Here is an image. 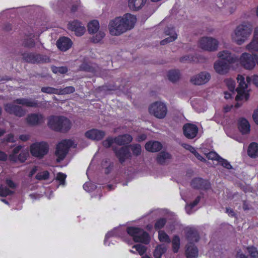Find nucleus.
<instances>
[{
  "instance_id": "nucleus-59",
  "label": "nucleus",
  "mask_w": 258,
  "mask_h": 258,
  "mask_svg": "<svg viewBox=\"0 0 258 258\" xmlns=\"http://www.w3.org/2000/svg\"><path fill=\"white\" fill-rule=\"evenodd\" d=\"M66 178V175L62 173H58L56 176V179L59 181L60 184L62 185L64 184Z\"/></svg>"
},
{
  "instance_id": "nucleus-37",
  "label": "nucleus",
  "mask_w": 258,
  "mask_h": 258,
  "mask_svg": "<svg viewBox=\"0 0 258 258\" xmlns=\"http://www.w3.org/2000/svg\"><path fill=\"white\" fill-rule=\"evenodd\" d=\"M37 64L39 63H47L51 62L50 57L46 55L37 53Z\"/></svg>"
},
{
  "instance_id": "nucleus-23",
  "label": "nucleus",
  "mask_w": 258,
  "mask_h": 258,
  "mask_svg": "<svg viewBox=\"0 0 258 258\" xmlns=\"http://www.w3.org/2000/svg\"><path fill=\"white\" fill-rule=\"evenodd\" d=\"M185 254L187 258H197L199 251L197 246L192 242H189L186 245Z\"/></svg>"
},
{
  "instance_id": "nucleus-31",
  "label": "nucleus",
  "mask_w": 258,
  "mask_h": 258,
  "mask_svg": "<svg viewBox=\"0 0 258 258\" xmlns=\"http://www.w3.org/2000/svg\"><path fill=\"white\" fill-rule=\"evenodd\" d=\"M248 155L252 158L258 156V144L255 143H252L249 146L248 149Z\"/></svg>"
},
{
  "instance_id": "nucleus-33",
  "label": "nucleus",
  "mask_w": 258,
  "mask_h": 258,
  "mask_svg": "<svg viewBox=\"0 0 258 258\" xmlns=\"http://www.w3.org/2000/svg\"><path fill=\"white\" fill-rule=\"evenodd\" d=\"M130 150L132 151V155L134 156H138L141 155L142 152L141 146L140 144H135L129 146Z\"/></svg>"
},
{
  "instance_id": "nucleus-27",
  "label": "nucleus",
  "mask_w": 258,
  "mask_h": 258,
  "mask_svg": "<svg viewBox=\"0 0 258 258\" xmlns=\"http://www.w3.org/2000/svg\"><path fill=\"white\" fill-rule=\"evenodd\" d=\"M162 148V144L158 141H149L145 145V149L150 152H156Z\"/></svg>"
},
{
  "instance_id": "nucleus-47",
  "label": "nucleus",
  "mask_w": 258,
  "mask_h": 258,
  "mask_svg": "<svg viewBox=\"0 0 258 258\" xmlns=\"http://www.w3.org/2000/svg\"><path fill=\"white\" fill-rule=\"evenodd\" d=\"M29 152L27 150H22L18 156H17V161L19 160L21 162L26 160L29 156Z\"/></svg>"
},
{
  "instance_id": "nucleus-41",
  "label": "nucleus",
  "mask_w": 258,
  "mask_h": 258,
  "mask_svg": "<svg viewBox=\"0 0 258 258\" xmlns=\"http://www.w3.org/2000/svg\"><path fill=\"white\" fill-rule=\"evenodd\" d=\"M105 35L103 31L101 30L97 31L96 35L91 38V40L94 43H98L104 37Z\"/></svg>"
},
{
  "instance_id": "nucleus-44",
  "label": "nucleus",
  "mask_w": 258,
  "mask_h": 258,
  "mask_svg": "<svg viewBox=\"0 0 258 258\" xmlns=\"http://www.w3.org/2000/svg\"><path fill=\"white\" fill-rule=\"evenodd\" d=\"M41 91L43 93L46 94H58V89L51 87H44L41 89Z\"/></svg>"
},
{
  "instance_id": "nucleus-5",
  "label": "nucleus",
  "mask_w": 258,
  "mask_h": 258,
  "mask_svg": "<svg viewBox=\"0 0 258 258\" xmlns=\"http://www.w3.org/2000/svg\"><path fill=\"white\" fill-rule=\"evenodd\" d=\"M76 146L77 145H75L71 140H64L59 143L56 146L55 152V155L57 157V161L59 162L63 160L68 154L69 149L72 147L75 148Z\"/></svg>"
},
{
  "instance_id": "nucleus-11",
  "label": "nucleus",
  "mask_w": 258,
  "mask_h": 258,
  "mask_svg": "<svg viewBox=\"0 0 258 258\" xmlns=\"http://www.w3.org/2000/svg\"><path fill=\"white\" fill-rule=\"evenodd\" d=\"M113 151L119 162L121 164L124 162L126 160L131 159L132 157V153L127 146L119 148H113Z\"/></svg>"
},
{
  "instance_id": "nucleus-30",
  "label": "nucleus",
  "mask_w": 258,
  "mask_h": 258,
  "mask_svg": "<svg viewBox=\"0 0 258 258\" xmlns=\"http://www.w3.org/2000/svg\"><path fill=\"white\" fill-rule=\"evenodd\" d=\"M23 59L28 63L37 64V53H25L23 54Z\"/></svg>"
},
{
  "instance_id": "nucleus-28",
  "label": "nucleus",
  "mask_w": 258,
  "mask_h": 258,
  "mask_svg": "<svg viewBox=\"0 0 258 258\" xmlns=\"http://www.w3.org/2000/svg\"><path fill=\"white\" fill-rule=\"evenodd\" d=\"M238 128L242 134H247L250 131V124L246 119L240 118L238 121Z\"/></svg>"
},
{
  "instance_id": "nucleus-34",
  "label": "nucleus",
  "mask_w": 258,
  "mask_h": 258,
  "mask_svg": "<svg viewBox=\"0 0 258 258\" xmlns=\"http://www.w3.org/2000/svg\"><path fill=\"white\" fill-rule=\"evenodd\" d=\"M99 22L96 20H93L88 24V30L90 34L97 32L99 30Z\"/></svg>"
},
{
  "instance_id": "nucleus-51",
  "label": "nucleus",
  "mask_w": 258,
  "mask_h": 258,
  "mask_svg": "<svg viewBox=\"0 0 258 258\" xmlns=\"http://www.w3.org/2000/svg\"><path fill=\"white\" fill-rule=\"evenodd\" d=\"M35 44V42L32 38L25 39L22 43L24 47L29 48L34 47Z\"/></svg>"
},
{
  "instance_id": "nucleus-54",
  "label": "nucleus",
  "mask_w": 258,
  "mask_h": 258,
  "mask_svg": "<svg viewBox=\"0 0 258 258\" xmlns=\"http://www.w3.org/2000/svg\"><path fill=\"white\" fill-rule=\"evenodd\" d=\"M225 83L229 90L233 92L235 88V82L231 79H226L225 80Z\"/></svg>"
},
{
  "instance_id": "nucleus-16",
  "label": "nucleus",
  "mask_w": 258,
  "mask_h": 258,
  "mask_svg": "<svg viewBox=\"0 0 258 258\" xmlns=\"http://www.w3.org/2000/svg\"><path fill=\"white\" fill-rule=\"evenodd\" d=\"M218 57L220 60H223L230 65L235 63L237 60L236 56L228 50L220 51L218 53Z\"/></svg>"
},
{
  "instance_id": "nucleus-9",
  "label": "nucleus",
  "mask_w": 258,
  "mask_h": 258,
  "mask_svg": "<svg viewBox=\"0 0 258 258\" xmlns=\"http://www.w3.org/2000/svg\"><path fill=\"white\" fill-rule=\"evenodd\" d=\"M49 146L44 142L36 143L30 146V152L33 156L43 158L48 152Z\"/></svg>"
},
{
  "instance_id": "nucleus-22",
  "label": "nucleus",
  "mask_w": 258,
  "mask_h": 258,
  "mask_svg": "<svg viewBox=\"0 0 258 258\" xmlns=\"http://www.w3.org/2000/svg\"><path fill=\"white\" fill-rule=\"evenodd\" d=\"M105 135L104 132L97 129L90 130L85 133L86 138L93 140H100Z\"/></svg>"
},
{
  "instance_id": "nucleus-64",
  "label": "nucleus",
  "mask_w": 258,
  "mask_h": 258,
  "mask_svg": "<svg viewBox=\"0 0 258 258\" xmlns=\"http://www.w3.org/2000/svg\"><path fill=\"white\" fill-rule=\"evenodd\" d=\"M252 118L254 120V121L258 124V111H254L253 115H252Z\"/></svg>"
},
{
  "instance_id": "nucleus-14",
  "label": "nucleus",
  "mask_w": 258,
  "mask_h": 258,
  "mask_svg": "<svg viewBox=\"0 0 258 258\" xmlns=\"http://www.w3.org/2000/svg\"><path fill=\"white\" fill-rule=\"evenodd\" d=\"M27 123L31 126H36L44 122V115L40 113H30L26 118Z\"/></svg>"
},
{
  "instance_id": "nucleus-57",
  "label": "nucleus",
  "mask_w": 258,
  "mask_h": 258,
  "mask_svg": "<svg viewBox=\"0 0 258 258\" xmlns=\"http://www.w3.org/2000/svg\"><path fill=\"white\" fill-rule=\"evenodd\" d=\"M207 157L209 159L211 160H215L217 161H219V159L220 158V156L218 155L216 152H209L207 155Z\"/></svg>"
},
{
  "instance_id": "nucleus-19",
  "label": "nucleus",
  "mask_w": 258,
  "mask_h": 258,
  "mask_svg": "<svg viewBox=\"0 0 258 258\" xmlns=\"http://www.w3.org/2000/svg\"><path fill=\"white\" fill-rule=\"evenodd\" d=\"M246 49L251 52H258V27L254 28L253 38L246 46Z\"/></svg>"
},
{
  "instance_id": "nucleus-1",
  "label": "nucleus",
  "mask_w": 258,
  "mask_h": 258,
  "mask_svg": "<svg viewBox=\"0 0 258 258\" xmlns=\"http://www.w3.org/2000/svg\"><path fill=\"white\" fill-rule=\"evenodd\" d=\"M47 104V102L39 103L37 100L31 98H22L14 100L12 102L4 105L6 112L10 114L14 115L18 117H22L25 115L26 110L22 105L29 107H43Z\"/></svg>"
},
{
  "instance_id": "nucleus-8",
  "label": "nucleus",
  "mask_w": 258,
  "mask_h": 258,
  "mask_svg": "<svg viewBox=\"0 0 258 258\" xmlns=\"http://www.w3.org/2000/svg\"><path fill=\"white\" fill-rule=\"evenodd\" d=\"M199 45L203 50L213 52L218 49L219 41L211 37H203L200 39Z\"/></svg>"
},
{
  "instance_id": "nucleus-60",
  "label": "nucleus",
  "mask_w": 258,
  "mask_h": 258,
  "mask_svg": "<svg viewBox=\"0 0 258 258\" xmlns=\"http://www.w3.org/2000/svg\"><path fill=\"white\" fill-rule=\"evenodd\" d=\"M246 81L247 83H249L252 81V83L257 87H258V76H253L252 78L247 77L246 78Z\"/></svg>"
},
{
  "instance_id": "nucleus-42",
  "label": "nucleus",
  "mask_w": 258,
  "mask_h": 258,
  "mask_svg": "<svg viewBox=\"0 0 258 258\" xmlns=\"http://www.w3.org/2000/svg\"><path fill=\"white\" fill-rule=\"evenodd\" d=\"M22 148L21 146H18L13 149L12 154L9 157L10 160L14 162L17 161V154L19 153Z\"/></svg>"
},
{
  "instance_id": "nucleus-62",
  "label": "nucleus",
  "mask_w": 258,
  "mask_h": 258,
  "mask_svg": "<svg viewBox=\"0 0 258 258\" xmlns=\"http://www.w3.org/2000/svg\"><path fill=\"white\" fill-rule=\"evenodd\" d=\"M6 183L11 188L13 189L16 187V184L10 179H7L6 180Z\"/></svg>"
},
{
  "instance_id": "nucleus-26",
  "label": "nucleus",
  "mask_w": 258,
  "mask_h": 258,
  "mask_svg": "<svg viewBox=\"0 0 258 258\" xmlns=\"http://www.w3.org/2000/svg\"><path fill=\"white\" fill-rule=\"evenodd\" d=\"M133 140V137L128 134L118 136L114 138V143L118 145H124L130 143Z\"/></svg>"
},
{
  "instance_id": "nucleus-29",
  "label": "nucleus",
  "mask_w": 258,
  "mask_h": 258,
  "mask_svg": "<svg viewBox=\"0 0 258 258\" xmlns=\"http://www.w3.org/2000/svg\"><path fill=\"white\" fill-rule=\"evenodd\" d=\"M147 0H129L128 7L133 11H138L146 4Z\"/></svg>"
},
{
  "instance_id": "nucleus-17",
  "label": "nucleus",
  "mask_w": 258,
  "mask_h": 258,
  "mask_svg": "<svg viewBox=\"0 0 258 258\" xmlns=\"http://www.w3.org/2000/svg\"><path fill=\"white\" fill-rule=\"evenodd\" d=\"M68 28L70 30L74 31L77 36H82L86 31L84 25L77 20L70 22Z\"/></svg>"
},
{
  "instance_id": "nucleus-43",
  "label": "nucleus",
  "mask_w": 258,
  "mask_h": 258,
  "mask_svg": "<svg viewBox=\"0 0 258 258\" xmlns=\"http://www.w3.org/2000/svg\"><path fill=\"white\" fill-rule=\"evenodd\" d=\"M158 237L161 242L170 243L171 241L169 236L163 231H159Z\"/></svg>"
},
{
  "instance_id": "nucleus-18",
  "label": "nucleus",
  "mask_w": 258,
  "mask_h": 258,
  "mask_svg": "<svg viewBox=\"0 0 258 258\" xmlns=\"http://www.w3.org/2000/svg\"><path fill=\"white\" fill-rule=\"evenodd\" d=\"M191 185L193 188L202 189H208L211 187L210 182L201 178H195L192 180Z\"/></svg>"
},
{
  "instance_id": "nucleus-6",
  "label": "nucleus",
  "mask_w": 258,
  "mask_h": 258,
  "mask_svg": "<svg viewBox=\"0 0 258 258\" xmlns=\"http://www.w3.org/2000/svg\"><path fill=\"white\" fill-rule=\"evenodd\" d=\"M126 231L130 236L133 237L134 240L136 242L148 244L150 241L148 233L141 228L129 227L127 228Z\"/></svg>"
},
{
  "instance_id": "nucleus-49",
  "label": "nucleus",
  "mask_w": 258,
  "mask_h": 258,
  "mask_svg": "<svg viewBox=\"0 0 258 258\" xmlns=\"http://www.w3.org/2000/svg\"><path fill=\"white\" fill-rule=\"evenodd\" d=\"M14 192L9 190L7 187L3 185L0 186V196L6 197L8 195H12Z\"/></svg>"
},
{
  "instance_id": "nucleus-12",
  "label": "nucleus",
  "mask_w": 258,
  "mask_h": 258,
  "mask_svg": "<svg viewBox=\"0 0 258 258\" xmlns=\"http://www.w3.org/2000/svg\"><path fill=\"white\" fill-rule=\"evenodd\" d=\"M237 82L239 83L238 87L236 91L237 92V95L236 99H243L244 98L246 100L248 98V94L245 93V89L247 88V85L244 82V78L242 76L238 75L237 77Z\"/></svg>"
},
{
  "instance_id": "nucleus-24",
  "label": "nucleus",
  "mask_w": 258,
  "mask_h": 258,
  "mask_svg": "<svg viewBox=\"0 0 258 258\" xmlns=\"http://www.w3.org/2000/svg\"><path fill=\"white\" fill-rule=\"evenodd\" d=\"M186 235L189 242H197L199 235L197 231L193 228H187L185 230Z\"/></svg>"
},
{
  "instance_id": "nucleus-4",
  "label": "nucleus",
  "mask_w": 258,
  "mask_h": 258,
  "mask_svg": "<svg viewBox=\"0 0 258 258\" xmlns=\"http://www.w3.org/2000/svg\"><path fill=\"white\" fill-rule=\"evenodd\" d=\"M48 125L54 131L65 133L71 128V122L66 117L52 116L48 118Z\"/></svg>"
},
{
  "instance_id": "nucleus-39",
  "label": "nucleus",
  "mask_w": 258,
  "mask_h": 258,
  "mask_svg": "<svg viewBox=\"0 0 258 258\" xmlns=\"http://www.w3.org/2000/svg\"><path fill=\"white\" fill-rule=\"evenodd\" d=\"M102 166L105 168V173L108 174L112 169L113 164L110 162L109 160L105 159L102 162Z\"/></svg>"
},
{
  "instance_id": "nucleus-40",
  "label": "nucleus",
  "mask_w": 258,
  "mask_h": 258,
  "mask_svg": "<svg viewBox=\"0 0 258 258\" xmlns=\"http://www.w3.org/2000/svg\"><path fill=\"white\" fill-rule=\"evenodd\" d=\"M179 73L178 71H170L168 73V77L170 81L172 82L177 81L179 78Z\"/></svg>"
},
{
  "instance_id": "nucleus-35",
  "label": "nucleus",
  "mask_w": 258,
  "mask_h": 258,
  "mask_svg": "<svg viewBox=\"0 0 258 258\" xmlns=\"http://www.w3.org/2000/svg\"><path fill=\"white\" fill-rule=\"evenodd\" d=\"M167 248L164 245L158 246L154 252V256L155 258H161V255L166 251Z\"/></svg>"
},
{
  "instance_id": "nucleus-52",
  "label": "nucleus",
  "mask_w": 258,
  "mask_h": 258,
  "mask_svg": "<svg viewBox=\"0 0 258 258\" xmlns=\"http://www.w3.org/2000/svg\"><path fill=\"white\" fill-rule=\"evenodd\" d=\"M49 172L47 171H44L38 173L36 176V178L38 180H45L48 178Z\"/></svg>"
},
{
  "instance_id": "nucleus-36",
  "label": "nucleus",
  "mask_w": 258,
  "mask_h": 258,
  "mask_svg": "<svg viewBox=\"0 0 258 258\" xmlns=\"http://www.w3.org/2000/svg\"><path fill=\"white\" fill-rule=\"evenodd\" d=\"M79 70L95 73L96 72V68L88 63H83L79 67Z\"/></svg>"
},
{
  "instance_id": "nucleus-63",
  "label": "nucleus",
  "mask_w": 258,
  "mask_h": 258,
  "mask_svg": "<svg viewBox=\"0 0 258 258\" xmlns=\"http://www.w3.org/2000/svg\"><path fill=\"white\" fill-rule=\"evenodd\" d=\"M68 71V69L66 67H58V73L63 74L67 73Z\"/></svg>"
},
{
  "instance_id": "nucleus-2",
  "label": "nucleus",
  "mask_w": 258,
  "mask_h": 258,
  "mask_svg": "<svg viewBox=\"0 0 258 258\" xmlns=\"http://www.w3.org/2000/svg\"><path fill=\"white\" fill-rule=\"evenodd\" d=\"M136 17L131 14H126L123 17H116L111 20L108 25L110 34L118 36L132 29L136 22Z\"/></svg>"
},
{
  "instance_id": "nucleus-21",
  "label": "nucleus",
  "mask_w": 258,
  "mask_h": 258,
  "mask_svg": "<svg viewBox=\"0 0 258 258\" xmlns=\"http://www.w3.org/2000/svg\"><path fill=\"white\" fill-rule=\"evenodd\" d=\"M230 66L225 61L219 59L214 63V68L217 73L224 75L228 72Z\"/></svg>"
},
{
  "instance_id": "nucleus-48",
  "label": "nucleus",
  "mask_w": 258,
  "mask_h": 258,
  "mask_svg": "<svg viewBox=\"0 0 258 258\" xmlns=\"http://www.w3.org/2000/svg\"><path fill=\"white\" fill-rule=\"evenodd\" d=\"M247 250L252 258H258V251L254 246H249L246 248Z\"/></svg>"
},
{
  "instance_id": "nucleus-45",
  "label": "nucleus",
  "mask_w": 258,
  "mask_h": 258,
  "mask_svg": "<svg viewBox=\"0 0 258 258\" xmlns=\"http://www.w3.org/2000/svg\"><path fill=\"white\" fill-rule=\"evenodd\" d=\"M201 199V196H198L196 200L189 205H187L185 207V209L188 214H190L191 212V209L199 203Z\"/></svg>"
},
{
  "instance_id": "nucleus-3",
  "label": "nucleus",
  "mask_w": 258,
  "mask_h": 258,
  "mask_svg": "<svg viewBox=\"0 0 258 258\" xmlns=\"http://www.w3.org/2000/svg\"><path fill=\"white\" fill-rule=\"evenodd\" d=\"M252 26L250 24H242L238 25L231 34L232 40L238 45L244 43L252 32Z\"/></svg>"
},
{
  "instance_id": "nucleus-61",
  "label": "nucleus",
  "mask_w": 258,
  "mask_h": 258,
  "mask_svg": "<svg viewBox=\"0 0 258 258\" xmlns=\"http://www.w3.org/2000/svg\"><path fill=\"white\" fill-rule=\"evenodd\" d=\"M181 146L185 149L189 151L192 154L194 153L195 151L196 150V149L193 147H192L191 146H190L189 145L186 144H182L181 145Z\"/></svg>"
},
{
  "instance_id": "nucleus-25",
  "label": "nucleus",
  "mask_w": 258,
  "mask_h": 258,
  "mask_svg": "<svg viewBox=\"0 0 258 258\" xmlns=\"http://www.w3.org/2000/svg\"><path fill=\"white\" fill-rule=\"evenodd\" d=\"M171 157V155L168 152L162 151L157 155L156 160L159 164L164 165L168 163Z\"/></svg>"
},
{
  "instance_id": "nucleus-15",
  "label": "nucleus",
  "mask_w": 258,
  "mask_h": 258,
  "mask_svg": "<svg viewBox=\"0 0 258 258\" xmlns=\"http://www.w3.org/2000/svg\"><path fill=\"white\" fill-rule=\"evenodd\" d=\"M211 78L210 74L206 72L192 76L190 79V82L194 85H200L207 83Z\"/></svg>"
},
{
  "instance_id": "nucleus-32",
  "label": "nucleus",
  "mask_w": 258,
  "mask_h": 258,
  "mask_svg": "<svg viewBox=\"0 0 258 258\" xmlns=\"http://www.w3.org/2000/svg\"><path fill=\"white\" fill-rule=\"evenodd\" d=\"M166 35H169L170 36L164 39L160 42V44L162 45H165L166 44L171 42L174 41L177 38V34L174 31H172L171 32H168L166 31Z\"/></svg>"
},
{
  "instance_id": "nucleus-38",
  "label": "nucleus",
  "mask_w": 258,
  "mask_h": 258,
  "mask_svg": "<svg viewBox=\"0 0 258 258\" xmlns=\"http://www.w3.org/2000/svg\"><path fill=\"white\" fill-rule=\"evenodd\" d=\"M172 248L174 252L176 253L178 251L180 248V238L178 236L175 235L172 239Z\"/></svg>"
},
{
  "instance_id": "nucleus-50",
  "label": "nucleus",
  "mask_w": 258,
  "mask_h": 258,
  "mask_svg": "<svg viewBox=\"0 0 258 258\" xmlns=\"http://www.w3.org/2000/svg\"><path fill=\"white\" fill-rule=\"evenodd\" d=\"M133 248H135L140 255H143L147 250L146 247L141 244L135 245Z\"/></svg>"
},
{
  "instance_id": "nucleus-13",
  "label": "nucleus",
  "mask_w": 258,
  "mask_h": 258,
  "mask_svg": "<svg viewBox=\"0 0 258 258\" xmlns=\"http://www.w3.org/2000/svg\"><path fill=\"white\" fill-rule=\"evenodd\" d=\"M183 132L184 136L188 139L195 138L198 133V127L194 124L187 123L183 126Z\"/></svg>"
},
{
  "instance_id": "nucleus-55",
  "label": "nucleus",
  "mask_w": 258,
  "mask_h": 258,
  "mask_svg": "<svg viewBox=\"0 0 258 258\" xmlns=\"http://www.w3.org/2000/svg\"><path fill=\"white\" fill-rule=\"evenodd\" d=\"M218 162L224 167L230 169L232 168V166L230 165L229 162H228L226 160L220 157V159H219Z\"/></svg>"
},
{
  "instance_id": "nucleus-20",
  "label": "nucleus",
  "mask_w": 258,
  "mask_h": 258,
  "mask_svg": "<svg viewBox=\"0 0 258 258\" xmlns=\"http://www.w3.org/2000/svg\"><path fill=\"white\" fill-rule=\"evenodd\" d=\"M72 40L66 37H60L56 41L57 47L62 51H66L72 47Z\"/></svg>"
},
{
  "instance_id": "nucleus-46",
  "label": "nucleus",
  "mask_w": 258,
  "mask_h": 258,
  "mask_svg": "<svg viewBox=\"0 0 258 258\" xmlns=\"http://www.w3.org/2000/svg\"><path fill=\"white\" fill-rule=\"evenodd\" d=\"M75 91V89L73 86H68L63 89H58V95L68 94L73 93Z\"/></svg>"
},
{
  "instance_id": "nucleus-58",
  "label": "nucleus",
  "mask_w": 258,
  "mask_h": 258,
  "mask_svg": "<svg viewBox=\"0 0 258 258\" xmlns=\"http://www.w3.org/2000/svg\"><path fill=\"white\" fill-rule=\"evenodd\" d=\"M113 143H114V138H108L102 142V144L104 147L109 148Z\"/></svg>"
},
{
  "instance_id": "nucleus-7",
  "label": "nucleus",
  "mask_w": 258,
  "mask_h": 258,
  "mask_svg": "<svg viewBox=\"0 0 258 258\" xmlns=\"http://www.w3.org/2000/svg\"><path fill=\"white\" fill-rule=\"evenodd\" d=\"M150 113L158 119L164 118L167 113V107L165 103L156 101L151 104L149 108Z\"/></svg>"
},
{
  "instance_id": "nucleus-10",
  "label": "nucleus",
  "mask_w": 258,
  "mask_h": 258,
  "mask_svg": "<svg viewBox=\"0 0 258 258\" xmlns=\"http://www.w3.org/2000/svg\"><path fill=\"white\" fill-rule=\"evenodd\" d=\"M240 63L245 69L251 70L255 66L256 58L249 53H243L239 58Z\"/></svg>"
},
{
  "instance_id": "nucleus-56",
  "label": "nucleus",
  "mask_w": 258,
  "mask_h": 258,
  "mask_svg": "<svg viewBox=\"0 0 258 258\" xmlns=\"http://www.w3.org/2000/svg\"><path fill=\"white\" fill-rule=\"evenodd\" d=\"M84 189L87 191H91L96 188V185L90 182H87L83 185Z\"/></svg>"
},
{
  "instance_id": "nucleus-53",
  "label": "nucleus",
  "mask_w": 258,
  "mask_h": 258,
  "mask_svg": "<svg viewBox=\"0 0 258 258\" xmlns=\"http://www.w3.org/2000/svg\"><path fill=\"white\" fill-rule=\"evenodd\" d=\"M166 223V220L165 218H161L157 221L155 224L156 229H160L162 228Z\"/></svg>"
}]
</instances>
